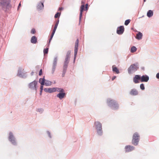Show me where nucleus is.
<instances>
[{
    "label": "nucleus",
    "mask_w": 159,
    "mask_h": 159,
    "mask_svg": "<svg viewBox=\"0 0 159 159\" xmlns=\"http://www.w3.org/2000/svg\"><path fill=\"white\" fill-rule=\"evenodd\" d=\"M11 0H2L0 2V6L2 9L4 11H6L7 9L11 7Z\"/></svg>",
    "instance_id": "f257e3e1"
},
{
    "label": "nucleus",
    "mask_w": 159,
    "mask_h": 159,
    "mask_svg": "<svg viewBox=\"0 0 159 159\" xmlns=\"http://www.w3.org/2000/svg\"><path fill=\"white\" fill-rule=\"evenodd\" d=\"M107 104L108 106L113 110H116L119 108V105L117 102L111 98L107 99Z\"/></svg>",
    "instance_id": "f03ea898"
},
{
    "label": "nucleus",
    "mask_w": 159,
    "mask_h": 159,
    "mask_svg": "<svg viewBox=\"0 0 159 159\" xmlns=\"http://www.w3.org/2000/svg\"><path fill=\"white\" fill-rule=\"evenodd\" d=\"M94 126L97 134L102 136L103 134L102 124L99 121H97L94 122Z\"/></svg>",
    "instance_id": "7ed1b4c3"
},
{
    "label": "nucleus",
    "mask_w": 159,
    "mask_h": 159,
    "mask_svg": "<svg viewBox=\"0 0 159 159\" xmlns=\"http://www.w3.org/2000/svg\"><path fill=\"white\" fill-rule=\"evenodd\" d=\"M139 67V64L138 62L131 64L128 69V73L130 74L134 73L138 70Z\"/></svg>",
    "instance_id": "20e7f679"
},
{
    "label": "nucleus",
    "mask_w": 159,
    "mask_h": 159,
    "mask_svg": "<svg viewBox=\"0 0 159 159\" xmlns=\"http://www.w3.org/2000/svg\"><path fill=\"white\" fill-rule=\"evenodd\" d=\"M37 81L34 80L32 82L30 83L28 85L29 88L32 90H35L36 93L38 88Z\"/></svg>",
    "instance_id": "39448f33"
},
{
    "label": "nucleus",
    "mask_w": 159,
    "mask_h": 159,
    "mask_svg": "<svg viewBox=\"0 0 159 159\" xmlns=\"http://www.w3.org/2000/svg\"><path fill=\"white\" fill-rule=\"evenodd\" d=\"M139 140V136L137 133H135L133 137L132 143L134 145H138Z\"/></svg>",
    "instance_id": "423d86ee"
},
{
    "label": "nucleus",
    "mask_w": 159,
    "mask_h": 159,
    "mask_svg": "<svg viewBox=\"0 0 159 159\" xmlns=\"http://www.w3.org/2000/svg\"><path fill=\"white\" fill-rule=\"evenodd\" d=\"M8 139L12 144L14 145H16L17 143L16 139L13 134L11 132H10L9 133Z\"/></svg>",
    "instance_id": "0eeeda50"
},
{
    "label": "nucleus",
    "mask_w": 159,
    "mask_h": 159,
    "mask_svg": "<svg viewBox=\"0 0 159 159\" xmlns=\"http://www.w3.org/2000/svg\"><path fill=\"white\" fill-rule=\"evenodd\" d=\"M57 57H55L54 58L52 65V74H53L55 71L57 65Z\"/></svg>",
    "instance_id": "6e6552de"
},
{
    "label": "nucleus",
    "mask_w": 159,
    "mask_h": 159,
    "mask_svg": "<svg viewBox=\"0 0 159 159\" xmlns=\"http://www.w3.org/2000/svg\"><path fill=\"white\" fill-rule=\"evenodd\" d=\"M24 70L21 68H20L18 70V72L17 73V75L19 77L23 78H25L27 76V75L26 73H24L22 72Z\"/></svg>",
    "instance_id": "1a4fd4ad"
},
{
    "label": "nucleus",
    "mask_w": 159,
    "mask_h": 159,
    "mask_svg": "<svg viewBox=\"0 0 159 159\" xmlns=\"http://www.w3.org/2000/svg\"><path fill=\"white\" fill-rule=\"evenodd\" d=\"M79 44V39H77L75 42V50H74V61L75 62L76 59V55L78 52V47Z\"/></svg>",
    "instance_id": "9d476101"
},
{
    "label": "nucleus",
    "mask_w": 159,
    "mask_h": 159,
    "mask_svg": "<svg viewBox=\"0 0 159 159\" xmlns=\"http://www.w3.org/2000/svg\"><path fill=\"white\" fill-rule=\"evenodd\" d=\"M44 8L43 2L42 1L39 2L37 5L36 8L38 11L42 10Z\"/></svg>",
    "instance_id": "9b49d317"
},
{
    "label": "nucleus",
    "mask_w": 159,
    "mask_h": 159,
    "mask_svg": "<svg viewBox=\"0 0 159 159\" xmlns=\"http://www.w3.org/2000/svg\"><path fill=\"white\" fill-rule=\"evenodd\" d=\"M141 77V82H147L149 80V77L147 75H145L140 76Z\"/></svg>",
    "instance_id": "f8f14e48"
},
{
    "label": "nucleus",
    "mask_w": 159,
    "mask_h": 159,
    "mask_svg": "<svg viewBox=\"0 0 159 159\" xmlns=\"http://www.w3.org/2000/svg\"><path fill=\"white\" fill-rule=\"evenodd\" d=\"M139 80L141 81L140 75H135L133 79V82L135 84H137L139 83Z\"/></svg>",
    "instance_id": "ddd939ff"
},
{
    "label": "nucleus",
    "mask_w": 159,
    "mask_h": 159,
    "mask_svg": "<svg viewBox=\"0 0 159 159\" xmlns=\"http://www.w3.org/2000/svg\"><path fill=\"white\" fill-rule=\"evenodd\" d=\"M124 28L123 26H120L118 27L117 30V33L118 34H121L124 32Z\"/></svg>",
    "instance_id": "4468645a"
},
{
    "label": "nucleus",
    "mask_w": 159,
    "mask_h": 159,
    "mask_svg": "<svg viewBox=\"0 0 159 159\" xmlns=\"http://www.w3.org/2000/svg\"><path fill=\"white\" fill-rule=\"evenodd\" d=\"M84 4H82L81 5L80 7V16H79V23H80L81 18L82 15V13L83 11L84 10Z\"/></svg>",
    "instance_id": "2eb2a0df"
},
{
    "label": "nucleus",
    "mask_w": 159,
    "mask_h": 159,
    "mask_svg": "<svg viewBox=\"0 0 159 159\" xmlns=\"http://www.w3.org/2000/svg\"><path fill=\"white\" fill-rule=\"evenodd\" d=\"M125 151L126 152H129L134 150V147L130 145H127L125 147Z\"/></svg>",
    "instance_id": "dca6fc26"
},
{
    "label": "nucleus",
    "mask_w": 159,
    "mask_h": 159,
    "mask_svg": "<svg viewBox=\"0 0 159 159\" xmlns=\"http://www.w3.org/2000/svg\"><path fill=\"white\" fill-rule=\"evenodd\" d=\"M65 95L66 94L64 92H61L57 95V97L61 100L65 97Z\"/></svg>",
    "instance_id": "f3484780"
},
{
    "label": "nucleus",
    "mask_w": 159,
    "mask_h": 159,
    "mask_svg": "<svg viewBox=\"0 0 159 159\" xmlns=\"http://www.w3.org/2000/svg\"><path fill=\"white\" fill-rule=\"evenodd\" d=\"M44 91L46 92L51 93L54 92L55 90L54 88H47L44 89Z\"/></svg>",
    "instance_id": "a211bd4d"
},
{
    "label": "nucleus",
    "mask_w": 159,
    "mask_h": 159,
    "mask_svg": "<svg viewBox=\"0 0 159 159\" xmlns=\"http://www.w3.org/2000/svg\"><path fill=\"white\" fill-rule=\"evenodd\" d=\"M138 94L137 90L135 89H133L130 92V94L132 95H136Z\"/></svg>",
    "instance_id": "6ab92c4d"
},
{
    "label": "nucleus",
    "mask_w": 159,
    "mask_h": 159,
    "mask_svg": "<svg viewBox=\"0 0 159 159\" xmlns=\"http://www.w3.org/2000/svg\"><path fill=\"white\" fill-rule=\"evenodd\" d=\"M143 34L140 32H139L138 33L136 34L135 38L139 40H140L142 39L143 37Z\"/></svg>",
    "instance_id": "aec40b11"
},
{
    "label": "nucleus",
    "mask_w": 159,
    "mask_h": 159,
    "mask_svg": "<svg viewBox=\"0 0 159 159\" xmlns=\"http://www.w3.org/2000/svg\"><path fill=\"white\" fill-rule=\"evenodd\" d=\"M37 38L35 36H33L31 39V43L33 44H35L37 42Z\"/></svg>",
    "instance_id": "412c9836"
},
{
    "label": "nucleus",
    "mask_w": 159,
    "mask_h": 159,
    "mask_svg": "<svg viewBox=\"0 0 159 159\" xmlns=\"http://www.w3.org/2000/svg\"><path fill=\"white\" fill-rule=\"evenodd\" d=\"M112 71L113 72H116V74L120 73L119 71L118 68L115 66V65H113L112 66Z\"/></svg>",
    "instance_id": "4be33fe9"
},
{
    "label": "nucleus",
    "mask_w": 159,
    "mask_h": 159,
    "mask_svg": "<svg viewBox=\"0 0 159 159\" xmlns=\"http://www.w3.org/2000/svg\"><path fill=\"white\" fill-rule=\"evenodd\" d=\"M153 11L151 10H149L148 11L147 15L148 17L150 18L153 16Z\"/></svg>",
    "instance_id": "5701e85b"
},
{
    "label": "nucleus",
    "mask_w": 159,
    "mask_h": 159,
    "mask_svg": "<svg viewBox=\"0 0 159 159\" xmlns=\"http://www.w3.org/2000/svg\"><path fill=\"white\" fill-rule=\"evenodd\" d=\"M54 88L55 90L54 92L57 91L58 92H59L60 93H61L63 92L64 91V90L63 89L58 88Z\"/></svg>",
    "instance_id": "b1692460"
},
{
    "label": "nucleus",
    "mask_w": 159,
    "mask_h": 159,
    "mask_svg": "<svg viewBox=\"0 0 159 159\" xmlns=\"http://www.w3.org/2000/svg\"><path fill=\"white\" fill-rule=\"evenodd\" d=\"M45 81V79L44 77L43 78H40L39 79V82L42 85H44Z\"/></svg>",
    "instance_id": "393cba45"
},
{
    "label": "nucleus",
    "mask_w": 159,
    "mask_h": 159,
    "mask_svg": "<svg viewBox=\"0 0 159 159\" xmlns=\"http://www.w3.org/2000/svg\"><path fill=\"white\" fill-rule=\"evenodd\" d=\"M52 84V82L49 80H45L44 85L46 86H49Z\"/></svg>",
    "instance_id": "a878e982"
},
{
    "label": "nucleus",
    "mask_w": 159,
    "mask_h": 159,
    "mask_svg": "<svg viewBox=\"0 0 159 159\" xmlns=\"http://www.w3.org/2000/svg\"><path fill=\"white\" fill-rule=\"evenodd\" d=\"M137 50V48L135 46H133L131 48L130 52L132 53H134Z\"/></svg>",
    "instance_id": "bb28decb"
},
{
    "label": "nucleus",
    "mask_w": 159,
    "mask_h": 159,
    "mask_svg": "<svg viewBox=\"0 0 159 159\" xmlns=\"http://www.w3.org/2000/svg\"><path fill=\"white\" fill-rule=\"evenodd\" d=\"M68 64L66 63V62H64L63 66V70H66L68 67Z\"/></svg>",
    "instance_id": "cd10ccee"
},
{
    "label": "nucleus",
    "mask_w": 159,
    "mask_h": 159,
    "mask_svg": "<svg viewBox=\"0 0 159 159\" xmlns=\"http://www.w3.org/2000/svg\"><path fill=\"white\" fill-rule=\"evenodd\" d=\"M70 58V57H66L64 62H66V63L68 64L69 63V60Z\"/></svg>",
    "instance_id": "c85d7f7f"
},
{
    "label": "nucleus",
    "mask_w": 159,
    "mask_h": 159,
    "mask_svg": "<svg viewBox=\"0 0 159 159\" xmlns=\"http://www.w3.org/2000/svg\"><path fill=\"white\" fill-rule=\"evenodd\" d=\"M37 111L39 112L40 113H42L43 111V109L42 108H38L37 110Z\"/></svg>",
    "instance_id": "c756f323"
},
{
    "label": "nucleus",
    "mask_w": 159,
    "mask_h": 159,
    "mask_svg": "<svg viewBox=\"0 0 159 159\" xmlns=\"http://www.w3.org/2000/svg\"><path fill=\"white\" fill-rule=\"evenodd\" d=\"M60 15H61V13H59V12H57V13L55 16H54V17L55 18H58V17H60Z\"/></svg>",
    "instance_id": "7c9ffc66"
},
{
    "label": "nucleus",
    "mask_w": 159,
    "mask_h": 159,
    "mask_svg": "<svg viewBox=\"0 0 159 159\" xmlns=\"http://www.w3.org/2000/svg\"><path fill=\"white\" fill-rule=\"evenodd\" d=\"M130 20L129 19H128L127 20H126L125 21V25H128L130 23Z\"/></svg>",
    "instance_id": "2f4dec72"
},
{
    "label": "nucleus",
    "mask_w": 159,
    "mask_h": 159,
    "mask_svg": "<svg viewBox=\"0 0 159 159\" xmlns=\"http://www.w3.org/2000/svg\"><path fill=\"white\" fill-rule=\"evenodd\" d=\"M48 48L44 49L43 50V53L44 54H47L48 53Z\"/></svg>",
    "instance_id": "473e14b6"
},
{
    "label": "nucleus",
    "mask_w": 159,
    "mask_h": 159,
    "mask_svg": "<svg viewBox=\"0 0 159 159\" xmlns=\"http://www.w3.org/2000/svg\"><path fill=\"white\" fill-rule=\"evenodd\" d=\"M140 89L142 90H144L145 89V87L143 84H141L140 85Z\"/></svg>",
    "instance_id": "72a5a7b5"
},
{
    "label": "nucleus",
    "mask_w": 159,
    "mask_h": 159,
    "mask_svg": "<svg viewBox=\"0 0 159 159\" xmlns=\"http://www.w3.org/2000/svg\"><path fill=\"white\" fill-rule=\"evenodd\" d=\"M70 51H68L67 52L66 57H70Z\"/></svg>",
    "instance_id": "f704fd0d"
},
{
    "label": "nucleus",
    "mask_w": 159,
    "mask_h": 159,
    "mask_svg": "<svg viewBox=\"0 0 159 159\" xmlns=\"http://www.w3.org/2000/svg\"><path fill=\"white\" fill-rule=\"evenodd\" d=\"M36 33V31L34 29H32L31 30V33L32 34H34Z\"/></svg>",
    "instance_id": "c9c22d12"
},
{
    "label": "nucleus",
    "mask_w": 159,
    "mask_h": 159,
    "mask_svg": "<svg viewBox=\"0 0 159 159\" xmlns=\"http://www.w3.org/2000/svg\"><path fill=\"white\" fill-rule=\"evenodd\" d=\"M66 70H63L62 71V77H63L65 76V74L66 72Z\"/></svg>",
    "instance_id": "e433bc0d"
},
{
    "label": "nucleus",
    "mask_w": 159,
    "mask_h": 159,
    "mask_svg": "<svg viewBox=\"0 0 159 159\" xmlns=\"http://www.w3.org/2000/svg\"><path fill=\"white\" fill-rule=\"evenodd\" d=\"M54 35V34H52L51 35V36L50 38L49 39V44L50 43V42L51 40H52Z\"/></svg>",
    "instance_id": "4c0bfd02"
},
{
    "label": "nucleus",
    "mask_w": 159,
    "mask_h": 159,
    "mask_svg": "<svg viewBox=\"0 0 159 159\" xmlns=\"http://www.w3.org/2000/svg\"><path fill=\"white\" fill-rule=\"evenodd\" d=\"M47 134H48L49 137L50 138H52V137H51V135L50 133L48 131H47Z\"/></svg>",
    "instance_id": "58836bf2"
},
{
    "label": "nucleus",
    "mask_w": 159,
    "mask_h": 159,
    "mask_svg": "<svg viewBox=\"0 0 159 159\" xmlns=\"http://www.w3.org/2000/svg\"><path fill=\"white\" fill-rule=\"evenodd\" d=\"M59 19H57L56 21V22L55 23V25L58 26V24H59Z\"/></svg>",
    "instance_id": "ea45409f"
},
{
    "label": "nucleus",
    "mask_w": 159,
    "mask_h": 159,
    "mask_svg": "<svg viewBox=\"0 0 159 159\" xmlns=\"http://www.w3.org/2000/svg\"><path fill=\"white\" fill-rule=\"evenodd\" d=\"M42 69H41L39 71V75H41L42 74Z\"/></svg>",
    "instance_id": "a19ab883"
},
{
    "label": "nucleus",
    "mask_w": 159,
    "mask_h": 159,
    "mask_svg": "<svg viewBox=\"0 0 159 159\" xmlns=\"http://www.w3.org/2000/svg\"><path fill=\"white\" fill-rule=\"evenodd\" d=\"M43 85H42L41 84L40 87V90H43Z\"/></svg>",
    "instance_id": "79ce46f5"
},
{
    "label": "nucleus",
    "mask_w": 159,
    "mask_h": 159,
    "mask_svg": "<svg viewBox=\"0 0 159 159\" xmlns=\"http://www.w3.org/2000/svg\"><path fill=\"white\" fill-rule=\"evenodd\" d=\"M85 5H86L85 10H87L88 9V4L87 3Z\"/></svg>",
    "instance_id": "37998d69"
},
{
    "label": "nucleus",
    "mask_w": 159,
    "mask_h": 159,
    "mask_svg": "<svg viewBox=\"0 0 159 159\" xmlns=\"http://www.w3.org/2000/svg\"><path fill=\"white\" fill-rule=\"evenodd\" d=\"M156 77L157 79H159V73H157V74Z\"/></svg>",
    "instance_id": "c03bdc74"
},
{
    "label": "nucleus",
    "mask_w": 159,
    "mask_h": 159,
    "mask_svg": "<svg viewBox=\"0 0 159 159\" xmlns=\"http://www.w3.org/2000/svg\"><path fill=\"white\" fill-rule=\"evenodd\" d=\"M57 26H56V25H55L54 26V29H53V30H55L56 31V29H57Z\"/></svg>",
    "instance_id": "a18cd8bd"
},
{
    "label": "nucleus",
    "mask_w": 159,
    "mask_h": 159,
    "mask_svg": "<svg viewBox=\"0 0 159 159\" xmlns=\"http://www.w3.org/2000/svg\"><path fill=\"white\" fill-rule=\"evenodd\" d=\"M116 77V76H113L112 78V80H113L114 79H115Z\"/></svg>",
    "instance_id": "49530a36"
},
{
    "label": "nucleus",
    "mask_w": 159,
    "mask_h": 159,
    "mask_svg": "<svg viewBox=\"0 0 159 159\" xmlns=\"http://www.w3.org/2000/svg\"><path fill=\"white\" fill-rule=\"evenodd\" d=\"M63 7H61L59 8V10H63Z\"/></svg>",
    "instance_id": "de8ad7c7"
},
{
    "label": "nucleus",
    "mask_w": 159,
    "mask_h": 159,
    "mask_svg": "<svg viewBox=\"0 0 159 159\" xmlns=\"http://www.w3.org/2000/svg\"><path fill=\"white\" fill-rule=\"evenodd\" d=\"M55 31H55V30H53V31H52V34H55Z\"/></svg>",
    "instance_id": "09e8293b"
},
{
    "label": "nucleus",
    "mask_w": 159,
    "mask_h": 159,
    "mask_svg": "<svg viewBox=\"0 0 159 159\" xmlns=\"http://www.w3.org/2000/svg\"><path fill=\"white\" fill-rule=\"evenodd\" d=\"M141 69L142 70H144L145 68H144V67H141Z\"/></svg>",
    "instance_id": "8fccbe9b"
},
{
    "label": "nucleus",
    "mask_w": 159,
    "mask_h": 159,
    "mask_svg": "<svg viewBox=\"0 0 159 159\" xmlns=\"http://www.w3.org/2000/svg\"><path fill=\"white\" fill-rule=\"evenodd\" d=\"M42 91H43V90H40V95H42Z\"/></svg>",
    "instance_id": "3c124183"
},
{
    "label": "nucleus",
    "mask_w": 159,
    "mask_h": 159,
    "mask_svg": "<svg viewBox=\"0 0 159 159\" xmlns=\"http://www.w3.org/2000/svg\"><path fill=\"white\" fill-rule=\"evenodd\" d=\"M20 6H21V4H20V3L18 6V9L19 8H20Z\"/></svg>",
    "instance_id": "603ef678"
},
{
    "label": "nucleus",
    "mask_w": 159,
    "mask_h": 159,
    "mask_svg": "<svg viewBox=\"0 0 159 159\" xmlns=\"http://www.w3.org/2000/svg\"><path fill=\"white\" fill-rule=\"evenodd\" d=\"M81 3L82 4H84V1H82V2H81Z\"/></svg>",
    "instance_id": "864d4df0"
},
{
    "label": "nucleus",
    "mask_w": 159,
    "mask_h": 159,
    "mask_svg": "<svg viewBox=\"0 0 159 159\" xmlns=\"http://www.w3.org/2000/svg\"><path fill=\"white\" fill-rule=\"evenodd\" d=\"M34 72H33V71H32V72L31 73V75H33V74H34Z\"/></svg>",
    "instance_id": "5fc2aeb1"
},
{
    "label": "nucleus",
    "mask_w": 159,
    "mask_h": 159,
    "mask_svg": "<svg viewBox=\"0 0 159 159\" xmlns=\"http://www.w3.org/2000/svg\"><path fill=\"white\" fill-rule=\"evenodd\" d=\"M144 0V2H145L146 1V0Z\"/></svg>",
    "instance_id": "6e6d98bb"
}]
</instances>
